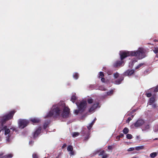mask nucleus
I'll list each match as a JSON object with an SVG mask.
<instances>
[{
	"label": "nucleus",
	"mask_w": 158,
	"mask_h": 158,
	"mask_svg": "<svg viewBox=\"0 0 158 158\" xmlns=\"http://www.w3.org/2000/svg\"><path fill=\"white\" fill-rule=\"evenodd\" d=\"M15 112L14 110L11 111L3 116L0 117V122L2 125H3L7 121L11 119Z\"/></svg>",
	"instance_id": "nucleus-1"
},
{
	"label": "nucleus",
	"mask_w": 158,
	"mask_h": 158,
	"mask_svg": "<svg viewBox=\"0 0 158 158\" xmlns=\"http://www.w3.org/2000/svg\"><path fill=\"white\" fill-rule=\"evenodd\" d=\"M132 56L137 57L139 59H142L146 56L145 51L142 48H139L137 51H132Z\"/></svg>",
	"instance_id": "nucleus-2"
},
{
	"label": "nucleus",
	"mask_w": 158,
	"mask_h": 158,
	"mask_svg": "<svg viewBox=\"0 0 158 158\" xmlns=\"http://www.w3.org/2000/svg\"><path fill=\"white\" fill-rule=\"evenodd\" d=\"M60 110L58 107L53 108V109L50 110L48 114L46 116L45 118H47L52 116L53 115L55 116H59L60 115Z\"/></svg>",
	"instance_id": "nucleus-3"
},
{
	"label": "nucleus",
	"mask_w": 158,
	"mask_h": 158,
	"mask_svg": "<svg viewBox=\"0 0 158 158\" xmlns=\"http://www.w3.org/2000/svg\"><path fill=\"white\" fill-rule=\"evenodd\" d=\"M76 104L77 105L78 109L81 112H83L85 110L87 106L86 101H82L80 102L79 104H78L77 102H76Z\"/></svg>",
	"instance_id": "nucleus-4"
},
{
	"label": "nucleus",
	"mask_w": 158,
	"mask_h": 158,
	"mask_svg": "<svg viewBox=\"0 0 158 158\" xmlns=\"http://www.w3.org/2000/svg\"><path fill=\"white\" fill-rule=\"evenodd\" d=\"M90 131L87 130L86 128H84L81 132V134L83 136H84L83 138V140L84 141H86L89 138V135L90 134Z\"/></svg>",
	"instance_id": "nucleus-5"
},
{
	"label": "nucleus",
	"mask_w": 158,
	"mask_h": 158,
	"mask_svg": "<svg viewBox=\"0 0 158 158\" xmlns=\"http://www.w3.org/2000/svg\"><path fill=\"white\" fill-rule=\"evenodd\" d=\"M29 123L28 120L24 119H20L18 121L19 127L20 129H23L27 126Z\"/></svg>",
	"instance_id": "nucleus-6"
},
{
	"label": "nucleus",
	"mask_w": 158,
	"mask_h": 158,
	"mask_svg": "<svg viewBox=\"0 0 158 158\" xmlns=\"http://www.w3.org/2000/svg\"><path fill=\"white\" fill-rule=\"evenodd\" d=\"M70 109L68 107L65 106L61 114V116L63 118H67L70 117Z\"/></svg>",
	"instance_id": "nucleus-7"
},
{
	"label": "nucleus",
	"mask_w": 158,
	"mask_h": 158,
	"mask_svg": "<svg viewBox=\"0 0 158 158\" xmlns=\"http://www.w3.org/2000/svg\"><path fill=\"white\" fill-rule=\"evenodd\" d=\"M132 51H122L120 52V55L121 60H123V59L127 56H132Z\"/></svg>",
	"instance_id": "nucleus-8"
},
{
	"label": "nucleus",
	"mask_w": 158,
	"mask_h": 158,
	"mask_svg": "<svg viewBox=\"0 0 158 158\" xmlns=\"http://www.w3.org/2000/svg\"><path fill=\"white\" fill-rule=\"evenodd\" d=\"M144 123L145 121L144 120L142 119H139L133 125L135 127H138L141 126Z\"/></svg>",
	"instance_id": "nucleus-9"
},
{
	"label": "nucleus",
	"mask_w": 158,
	"mask_h": 158,
	"mask_svg": "<svg viewBox=\"0 0 158 158\" xmlns=\"http://www.w3.org/2000/svg\"><path fill=\"white\" fill-rule=\"evenodd\" d=\"M99 104V103L98 102H96L94 103L89 110V113H91L94 111V110L97 107Z\"/></svg>",
	"instance_id": "nucleus-10"
},
{
	"label": "nucleus",
	"mask_w": 158,
	"mask_h": 158,
	"mask_svg": "<svg viewBox=\"0 0 158 158\" xmlns=\"http://www.w3.org/2000/svg\"><path fill=\"white\" fill-rule=\"evenodd\" d=\"M41 127H39L34 133L33 137L34 138L37 137L39 135L41 131Z\"/></svg>",
	"instance_id": "nucleus-11"
},
{
	"label": "nucleus",
	"mask_w": 158,
	"mask_h": 158,
	"mask_svg": "<svg viewBox=\"0 0 158 158\" xmlns=\"http://www.w3.org/2000/svg\"><path fill=\"white\" fill-rule=\"evenodd\" d=\"M123 61L121 60L117 61L114 64V66L115 67L120 66L123 63Z\"/></svg>",
	"instance_id": "nucleus-12"
},
{
	"label": "nucleus",
	"mask_w": 158,
	"mask_h": 158,
	"mask_svg": "<svg viewBox=\"0 0 158 158\" xmlns=\"http://www.w3.org/2000/svg\"><path fill=\"white\" fill-rule=\"evenodd\" d=\"M3 153H2L0 154V158H10L13 156V155L11 154H9L7 155L2 156Z\"/></svg>",
	"instance_id": "nucleus-13"
},
{
	"label": "nucleus",
	"mask_w": 158,
	"mask_h": 158,
	"mask_svg": "<svg viewBox=\"0 0 158 158\" xmlns=\"http://www.w3.org/2000/svg\"><path fill=\"white\" fill-rule=\"evenodd\" d=\"M3 130L5 131V135H6L10 133V130L8 128H7L6 126L3 127Z\"/></svg>",
	"instance_id": "nucleus-14"
},
{
	"label": "nucleus",
	"mask_w": 158,
	"mask_h": 158,
	"mask_svg": "<svg viewBox=\"0 0 158 158\" xmlns=\"http://www.w3.org/2000/svg\"><path fill=\"white\" fill-rule=\"evenodd\" d=\"M134 73V71L133 69H128V70L126 73L128 76H130L133 74Z\"/></svg>",
	"instance_id": "nucleus-15"
},
{
	"label": "nucleus",
	"mask_w": 158,
	"mask_h": 158,
	"mask_svg": "<svg viewBox=\"0 0 158 158\" xmlns=\"http://www.w3.org/2000/svg\"><path fill=\"white\" fill-rule=\"evenodd\" d=\"M124 77H123L119 78L115 81V83L116 84H120L121 82L123 80Z\"/></svg>",
	"instance_id": "nucleus-16"
},
{
	"label": "nucleus",
	"mask_w": 158,
	"mask_h": 158,
	"mask_svg": "<svg viewBox=\"0 0 158 158\" xmlns=\"http://www.w3.org/2000/svg\"><path fill=\"white\" fill-rule=\"evenodd\" d=\"M6 138V141L9 143L11 142V140L13 139V138L10 135H8Z\"/></svg>",
	"instance_id": "nucleus-17"
},
{
	"label": "nucleus",
	"mask_w": 158,
	"mask_h": 158,
	"mask_svg": "<svg viewBox=\"0 0 158 158\" xmlns=\"http://www.w3.org/2000/svg\"><path fill=\"white\" fill-rule=\"evenodd\" d=\"M155 101V97H152L150 98L149 101V105H151Z\"/></svg>",
	"instance_id": "nucleus-18"
},
{
	"label": "nucleus",
	"mask_w": 158,
	"mask_h": 158,
	"mask_svg": "<svg viewBox=\"0 0 158 158\" xmlns=\"http://www.w3.org/2000/svg\"><path fill=\"white\" fill-rule=\"evenodd\" d=\"M77 98L76 97L75 95H73L72 96L71 98V101L73 103H74L75 101L77 99Z\"/></svg>",
	"instance_id": "nucleus-19"
},
{
	"label": "nucleus",
	"mask_w": 158,
	"mask_h": 158,
	"mask_svg": "<svg viewBox=\"0 0 158 158\" xmlns=\"http://www.w3.org/2000/svg\"><path fill=\"white\" fill-rule=\"evenodd\" d=\"M123 131L124 134H127L128 133L129 130L127 127H125L123 129Z\"/></svg>",
	"instance_id": "nucleus-20"
},
{
	"label": "nucleus",
	"mask_w": 158,
	"mask_h": 158,
	"mask_svg": "<svg viewBox=\"0 0 158 158\" xmlns=\"http://www.w3.org/2000/svg\"><path fill=\"white\" fill-rule=\"evenodd\" d=\"M157 156V153L156 152H153L152 153H151L150 155V156L152 158H154L155 157Z\"/></svg>",
	"instance_id": "nucleus-21"
},
{
	"label": "nucleus",
	"mask_w": 158,
	"mask_h": 158,
	"mask_svg": "<svg viewBox=\"0 0 158 158\" xmlns=\"http://www.w3.org/2000/svg\"><path fill=\"white\" fill-rule=\"evenodd\" d=\"M31 121L32 122L34 123H38L40 122V121L39 119L35 118L32 119L31 120Z\"/></svg>",
	"instance_id": "nucleus-22"
},
{
	"label": "nucleus",
	"mask_w": 158,
	"mask_h": 158,
	"mask_svg": "<svg viewBox=\"0 0 158 158\" xmlns=\"http://www.w3.org/2000/svg\"><path fill=\"white\" fill-rule=\"evenodd\" d=\"M73 77L75 79H77L79 77L78 74L77 73H74L73 74Z\"/></svg>",
	"instance_id": "nucleus-23"
},
{
	"label": "nucleus",
	"mask_w": 158,
	"mask_h": 158,
	"mask_svg": "<svg viewBox=\"0 0 158 158\" xmlns=\"http://www.w3.org/2000/svg\"><path fill=\"white\" fill-rule=\"evenodd\" d=\"M144 147L143 146H137L135 147V149L136 150L143 149Z\"/></svg>",
	"instance_id": "nucleus-24"
},
{
	"label": "nucleus",
	"mask_w": 158,
	"mask_h": 158,
	"mask_svg": "<svg viewBox=\"0 0 158 158\" xmlns=\"http://www.w3.org/2000/svg\"><path fill=\"white\" fill-rule=\"evenodd\" d=\"M87 102L89 104H91L93 103L94 100L91 98H90L87 99Z\"/></svg>",
	"instance_id": "nucleus-25"
},
{
	"label": "nucleus",
	"mask_w": 158,
	"mask_h": 158,
	"mask_svg": "<svg viewBox=\"0 0 158 158\" xmlns=\"http://www.w3.org/2000/svg\"><path fill=\"white\" fill-rule=\"evenodd\" d=\"M73 147L71 145H69L68 147L67 150L69 151H73Z\"/></svg>",
	"instance_id": "nucleus-26"
},
{
	"label": "nucleus",
	"mask_w": 158,
	"mask_h": 158,
	"mask_svg": "<svg viewBox=\"0 0 158 158\" xmlns=\"http://www.w3.org/2000/svg\"><path fill=\"white\" fill-rule=\"evenodd\" d=\"M104 73L102 72H99V78H101L102 77H104Z\"/></svg>",
	"instance_id": "nucleus-27"
},
{
	"label": "nucleus",
	"mask_w": 158,
	"mask_h": 158,
	"mask_svg": "<svg viewBox=\"0 0 158 158\" xmlns=\"http://www.w3.org/2000/svg\"><path fill=\"white\" fill-rule=\"evenodd\" d=\"M79 135V133L78 132H74L73 134V137H76Z\"/></svg>",
	"instance_id": "nucleus-28"
},
{
	"label": "nucleus",
	"mask_w": 158,
	"mask_h": 158,
	"mask_svg": "<svg viewBox=\"0 0 158 158\" xmlns=\"http://www.w3.org/2000/svg\"><path fill=\"white\" fill-rule=\"evenodd\" d=\"M126 138L128 139H131L132 138V136L131 134H127L126 135Z\"/></svg>",
	"instance_id": "nucleus-29"
},
{
	"label": "nucleus",
	"mask_w": 158,
	"mask_h": 158,
	"mask_svg": "<svg viewBox=\"0 0 158 158\" xmlns=\"http://www.w3.org/2000/svg\"><path fill=\"white\" fill-rule=\"evenodd\" d=\"M153 51L156 54L158 53V48L157 47H155L154 49L153 50Z\"/></svg>",
	"instance_id": "nucleus-30"
},
{
	"label": "nucleus",
	"mask_w": 158,
	"mask_h": 158,
	"mask_svg": "<svg viewBox=\"0 0 158 158\" xmlns=\"http://www.w3.org/2000/svg\"><path fill=\"white\" fill-rule=\"evenodd\" d=\"M143 63H141L139 65H138L135 68V69H138L140 68L141 67L142 65H143Z\"/></svg>",
	"instance_id": "nucleus-31"
},
{
	"label": "nucleus",
	"mask_w": 158,
	"mask_h": 158,
	"mask_svg": "<svg viewBox=\"0 0 158 158\" xmlns=\"http://www.w3.org/2000/svg\"><path fill=\"white\" fill-rule=\"evenodd\" d=\"M154 131L155 132L158 131V125H156L155 126L154 129Z\"/></svg>",
	"instance_id": "nucleus-32"
},
{
	"label": "nucleus",
	"mask_w": 158,
	"mask_h": 158,
	"mask_svg": "<svg viewBox=\"0 0 158 158\" xmlns=\"http://www.w3.org/2000/svg\"><path fill=\"white\" fill-rule=\"evenodd\" d=\"M119 74L118 73H116L114 74V77L115 78H117L119 76Z\"/></svg>",
	"instance_id": "nucleus-33"
},
{
	"label": "nucleus",
	"mask_w": 158,
	"mask_h": 158,
	"mask_svg": "<svg viewBox=\"0 0 158 158\" xmlns=\"http://www.w3.org/2000/svg\"><path fill=\"white\" fill-rule=\"evenodd\" d=\"M32 158H38V156L37 153H34L32 154Z\"/></svg>",
	"instance_id": "nucleus-34"
},
{
	"label": "nucleus",
	"mask_w": 158,
	"mask_h": 158,
	"mask_svg": "<svg viewBox=\"0 0 158 158\" xmlns=\"http://www.w3.org/2000/svg\"><path fill=\"white\" fill-rule=\"evenodd\" d=\"M93 125H92V123H90L89 125L87 127L88 129H87V130H89V131H90V130L92 127Z\"/></svg>",
	"instance_id": "nucleus-35"
},
{
	"label": "nucleus",
	"mask_w": 158,
	"mask_h": 158,
	"mask_svg": "<svg viewBox=\"0 0 158 158\" xmlns=\"http://www.w3.org/2000/svg\"><path fill=\"white\" fill-rule=\"evenodd\" d=\"M80 111H81V110H79V109H78V110H74V113L76 114L77 115Z\"/></svg>",
	"instance_id": "nucleus-36"
},
{
	"label": "nucleus",
	"mask_w": 158,
	"mask_h": 158,
	"mask_svg": "<svg viewBox=\"0 0 158 158\" xmlns=\"http://www.w3.org/2000/svg\"><path fill=\"white\" fill-rule=\"evenodd\" d=\"M105 151L104 150H103L101 152H100L99 154V156H101V155H103L105 154Z\"/></svg>",
	"instance_id": "nucleus-37"
},
{
	"label": "nucleus",
	"mask_w": 158,
	"mask_h": 158,
	"mask_svg": "<svg viewBox=\"0 0 158 158\" xmlns=\"http://www.w3.org/2000/svg\"><path fill=\"white\" fill-rule=\"evenodd\" d=\"M132 120V118L130 117H129L127 119L126 121V123H129V122H130L131 120Z\"/></svg>",
	"instance_id": "nucleus-38"
},
{
	"label": "nucleus",
	"mask_w": 158,
	"mask_h": 158,
	"mask_svg": "<svg viewBox=\"0 0 158 158\" xmlns=\"http://www.w3.org/2000/svg\"><path fill=\"white\" fill-rule=\"evenodd\" d=\"M113 93V91L112 90H111L109 92H107V94L108 95H110V94H112Z\"/></svg>",
	"instance_id": "nucleus-39"
},
{
	"label": "nucleus",
	"mask_w": 158,
	"mask_h": 158,
	"mask_svg": "<svg viewBox=\"0 0 158 158\" xmlns=\"http://www.w3.org/2000/svg\"><path fill=\"white\" fill-rule=\"evenodd\" d=\"M48 124L46 123H45L44 124V129H46L48 127Z\"/></svg>",
	"instance_id": "nucleus-40"
},
{
	"label": "nucleus",
	"mask_w": 158,
	"mask_h": 158,
	"mask_svg": "<svg viewBox=\"0 0 158 158\" xmlns=\"http://www.w3.org/2000/svg\"><path fill=\"white\" fill-rule=\"evenodd\" d=\"M150 128L149 125L147 124L145 125V128L146 130L149 129Z\"/></svg>",
	"instance_id": "nucleus-41"
},
{
	"label": "nucleus",
	"mask_w": 158,
	"mask_h": 158,
	"mask_svg": "<svg viewBox=\"0 0 158 158\" xmlns=\"http://www.w3.org/2000/svg\"><path fill=\"white\" fill-rule=\"evenodd\" d=\"M146 95L147 97L148 98H149V97H151L152 95V94L151 93H146Z\"/></svg>",
	"instance_id": "nucleus-42"
},
{
	"label": "nucleus",
	"mask_w": 158,
	"mask_h": 158,
	"mask_svg": "<svg viewBox=\"0 0 158 158\" xmlns=\"http://www.w3.org/2000/svg\"><path fill=\"white\" fill-rule=\"evenodd\" d=\"M134 150V148H130L128 149L127 151H133Z\"/></svg>",
	"instance_id": "nucleus-43"
},
{
	"label": "nucleus",
	"mask_w": 158,
	"mask_h": 158,
	"mask_svg": "<svg viewBox=\"0 0 158 158\" xmlns=\"http://www.w3.org/2000/svg\"><path fill=\"white\" fill-rule=\"evenodd\" d=\"M108 157V155L107 154H105L104 155H103V156L102 157V158H106Z\"/></svg>",
	"instance_id": "nucleus-44"
},
{
	"label": "nucleus",
	"mask_w": 158,
	"mask_h": 158,
	"mask_svg": "<svg viewBox=\"0 0 158 158\" xmlns=\"http://www.w3.org/2000/svg\"><path fill=\"white\" fill-rule=\"evenodd\" d=\"M101 81L103 82H105V78L103 77L101 78Z\"/></svg>",
	"instance_id": "nucleus-45"
},
{
	"label": "nucleus",
	"mask_w": 158,
	"mask_h": 158,
	"mask_svg": "<svg viewBox=\"0 0 158 158\" xmlns=\"http://www.w3.org/2000/svg\"><path fill=\"white\" fill-rule=\"evenodd\" d=\"M1 127H0V133L1 132V131L3 130V125H2V124H1Z\"/></svg>",
	"instance_id": "nucleus-46"
},
{
	"label": "nucleus",
	"mask_w": 158,
	"mask_h": 158,
	"mask_svg": "<svg viewBox=\"0 0 158 158\" xmlns=\"http://www.w3.org/2000/svg\"><path fill=\"white\" fill-rule=\"evenodd\" d=\"M118 136L120 137V138H122L123 137L124 135L123 133L120 134Z\"/></svg>",
	"instance_id": "nucleus-47"
},
{
	"label": "nucleus",
	"mask_w": 158,
	"mask_h": 158,
	"mask_svg": "<svg viewBox=\"0 0 158 158\" xmlns=\"http://www.w3.org/2000/svg\"><path fill=\"white\" fill-rule=\"evenodd\" d=\"M108 149L109 150H112V147L111 146H109L108 147Z\"/></svg>",
	"instance_id": "nucleus-48"
},
{
	"label": "nucleus",
	"mask_w": 158,
	"mask_h": 158,
	"mask_svg": "<svg viewBox=\"0 0 158 158\" xmlns=\"http://www.w3.org/2000/svg\"><path fill=\"white\" fill-rule=\"evenodd\" d=\"M137 59H134L132 60V63H135V62H137Z\"/></svg>",
	"instance_id": "nucleus-49"
},
{
	"label": "nucleus",
	"mask_w": 158,
	"mask_h": 158,
	"mask_svg": "<svg viewBox=\"0 0 158 158\" xmlns=\"http://www.w3.org/2000/svg\"><path fill=\"white\" fill-rule=\"evenodd\" d=\"M67 146V145L65 143H64V144L62 146V149H63L64 148H65V147H66Z\"/></svg>",
	"instance_id": "nucleus-50"
},
{
	"label": "nucleus",
	"mask_w": 158,
	"mask_h": 158,
	"mask_svg": "<svg viewBox=\"0 0 158 158\" xmlns=\"http://www.w3.org/2000/svg\"><path fill=\"white\" fill-rule=\"evenodd\" d=\"M154 91L155 92H157L158 91V87L157 86L155 89Z\"/></svg>",
	"instance_id": "nucleus-51"
},
{
	"label": "nucleus",
	"mask_w": 158,
	"mask_h": 158,
	"mask_svg": "<svg viewBox=\"0 0 158 158\" xmlns=\"http://www.w3.org/2000/svg\"><path fill=\"white\" fill-rule=\"evenodd\" d=\"M120 138L118 135L116 137V139L118 140H119Z\"/></svg>",
	"instance_id": "nucleus-52"
},
{
	"label": "nucleus",
	"mask_w": 158,
	"mask_h": 158,
	"mask_svg": "<svg viewBox=\"0 0 158 158\" xmlns=\"http://www.w3.org/2000/svg\"><path fill=\"white\" fill-rule=\"evenodd\" d=\"M70 152V154L71 155H73L74 154V152L72 151Z\"/></svg>",
	"instance_id": "nucleus-53"
},
{
	"label": "nucleus",
	"mask_w": 158,
	"mask_h": 158,
	"mask_svg": "<svg viewBox=\"0 0 158 158\" xmlns=\"http://www.w3.org/2000/svg\"><path fill=\"white\" fill-rule=\"evenodd\" d=\"M136 138L138 140H139V135H137Z\"/></svg>",
	"instance_id": "nucleus-54"
},
{
	"label": "nucleus",
	"mask_w": 158,
	"mask_h": 158,
	"mask_svg": "<svg viewBox=\"0 0 158 158\" xmlns=\"http://www.w3.org/2000/svg\"><path fill=\"white\" fill-rule=\"evenodd\" d=\"M152 106L153 108H155L156 106V105L155 104H153L152 105Z\"/></svg>",
	"instance_id": "nucleus-55"
},
{
	"label": "nucleus",
	"mask_w": 158,
	"mask_h": 158,
	"mask_svg": "<svg viewBox=\"0 0 158 158\" xmlns=\"http://www.w3.org/2000/svg\"><path fill=\"white\" fill-rule=\"evenodd\" d=\"M96 118H95L93 121L95 123V121H96Z\"/></svg>",
	"instance_id": "nucleus-56"
},
{
	"label": "nucleus",
	"mask_w": 158,
	"mask_h": 158,
	"mask_svg": "<svg viewBox=\"0 0 158 158\" xmlns=\"http://www.w3.org/2000/svg\"><path fill=\"white\" fill-rule=\"evenodd\" d=\"M10 129H12L13 131L15 130V128H10Z\"/></svg>",
	"instance_id": "nucleus-57"
},
{
	"label": "nucleus",
	"mask_w": 158,
	"mask_h": 158,
	"mask_svg": "<svg viewBox=\"0 0 158 158\" xmlns=\"http://www.w3.org/2000/svg\"><path fill=\"white\" fill-rule=\"evenodd\" d=\"M94 123V122L92 121V122L91 123H92V125H93Z\"/></svg>",
	"instance_id": "nucleus-58"
},
{
	"label": "nucleus",
	"mask_w": 158,
	"mask_h": 158,
	"mask_svg": "<svg viewBox=\"0 0 158 158\" xmlns=\"http://www.w3.org/2000/svg\"><path fill=\"white\" fill-rule=\"evenodd\" d=\"M156 57H158V54H156Z\"/></svg>",
	"instance_id": "nucleus-59"
},
{
	"label": "nucleus",
	"mask_w": 158,
	"mask_h": 158,
	"mask_svg": "<svg viewBox=\"0 0 158 158\" xmlns=\"http://www.w3.org/2000/svg\"><path fill=\"white\" fill-rule=\"evenodd\" d=\"M131 116H132V118H133V115H132Z\"/></svg>",
	"instance_id": "nucleus-60"
},
{
	"label": "nucleus",
	"mask_w": 158,
	"mask_h": 158,
	"mask_svg": "<svg viewBox=\"0 0 158 158\" xmlns=\"http://www.w3.org/2000/svg\"><path fill=\"white\" fill-rule=\"evenodd\" d=\"M58 158V156L56 157V158Z\"/></svg>",
	"instance_id": "nucleus-61"
},
{
	"label": "nucleus",
	"mask_w": 158,
	"mask_h": 158,
	"mask_svg": "<svg viewBox=\"0 0 158 158\" xmlns=\"http://www.w3.org/2000/svg\"><path fill=\"white\" fill-rule=\"evenodd\" d=\"M155 139H157V138H156Z\"/></svg>",
	"instance_id": "nucleus-62"
}]
</instances>
